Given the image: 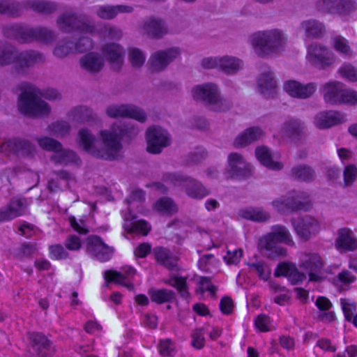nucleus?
<instances>
[{
  "mask_svg": "<svg viewBox=\"0 0 357 357\" xmlns=\"http://www.w3.org/2000/svg\"><path fill=\"white\" fill-rule=\"evenodd\" d=\"M139 133V128L130 122L113 123L109 129L100 132L104 148L98 149L95 145L96 137L91 131L84 128L79 130V144L83 150L94 158L109 161L118 158L123 149L122 142L130 144Z\"/></svg>",
  "mask_w": 357,
  "mask_h": 357,
  "instance_id": "f257e3e1",
  "label": "nucleus"
},
{
  "mask_svg": "<svg viewBox=\"0 0 357 357\" xmlns=\"http://www.w3.org/2000/svg\"><path fill=\"white\" fill-rule=\"evenodd\" d=\"M43 61V55L33 50L17 54L14 47L8 45L0 50V66H7L14 63V68L17 74L22 73L25 68Z\"/></svg>",
  "mask_w": 357,
  "mask_h": 357,
  "instance_id": "f03ea898",
  "label": "nucleus"
},
{
  "mask_svg": "<svg viewBox=\"0 0 357 357\" xmlns=\"http://www.w3.org/2000/svg\"><path fill=\"white\" fill-rule=\"evenodd\" d=\"M161 180L174 187H182L186 195L193 199L201 200L211 194L201 181L181 173H163Z\"/></svg>",
  "mask_w": 357,
  "mask_h": 357,
  "instance_id": "7ed1b4c3",
  "label": "nucleus"
},
{
  "mask_svg": "<svg viewBox=\"0 0 357 357\" xmlns=\"http://www.w3.org/2000/svg\"><path fill=\"white\" fill-rule=\"evenodd\" d=\"M22 91L18 99V108L21 113L29 116L47 115L50 105L36 94V88L29 83H23Z\"/></svg>",
  "mask_w": 357,
  "mask_h": 357,
  "instance_id": "20e7f679",
  "label": "nucleus"
},
{
  "mask_svg": "<svg viewBox=\"0 0 357 357\" xmlns=\"http://www.w3.org/2000/svg\"><path fill=\"white\" fill-rule=\"evenodd\" d=\"M29 8L41 14H51L56 10L57 5L52 1L40 0H29L21 3L10 0L0 1V14L12 17L20 16Z\"/></svg>",
  "mask_w": 357,
  "mask_h": 357,
  "instance_id": "39448f33",
  "label": "nucleus"
},
{
  "mask_svg": "<svg viewBox=\"0 0 357 357\" xmlns=\"http://www.w3.org/2000/svg\"><path fill=\"white\" fill-rule=\"evenodd\" d=\"M282 34L278 30L259 31L251 36V44L260 57L276 52L282 45Z\"/></svg>",
  "mask_w": 357,
  "mask_h": 357,
  "instance_id": "423d86ee",
  "label": "nucleus"
},
{
  "mask_svg": "<svg viewBox=\"0 0 357 357\" xmlns=\"http://www.w3.org/2000/svg\"><path fill=\"white\" fill-rule=\"evenodd\" d=\"M273 206L281 214H289L294 211H308L312 208L309 195L305 192H294L292 195L282 197L273 201Z\"/></svg>",
  "mask_w": 357,
  "mask_h": 357,
  "instance_id": "0eeeda50",
  "label": "nucleus"
},
{
  "mask_svg": "<svg viewBox=\"0 0 357 357\" xmlns=\"http://www.w3.org/2000/svg\"><path fill=\"white\" fill-rule=\"evenodd\" d=\"M28 350L26 357H54L56 349L53 342L43 333H27Z\"/></svg>",
  "mask_w": 357,
  "mask_h": 357,
  "instance_id": "6e6552de",
  "label": "nucleus"
},
{
  "mask_svg": "<svg viewBox=\"0 0 357 357\" xmlns=\"http://www.w3.org/2000/svg\"><path fill=\"white\" fill-rule=\"evenodd\" d=\"M316 8L323 13L347 16L357 10V3L354 0H318Z\"/></svg>",
  "mask_w": 357,
  "mask_h": 357,
  "instance_id": "1a4fd4ad",
  "label": "nucleus"
},
{
  "mask_svg": "<svg viewBox=\"0 0 357 357\" xmlns=\"http://www.w3.org/2000/svg\"><path fill=\"white\" fill-rule=\"evenodd\" d=\"M114 250L113 247L105 243L102 238L98 235H91L86 239V252L100 262L110 260Z\"/></svg>",
  "mask_w": 357,
  "mask_h": 357,
  "instance_id": "9d476101",
  "label": "nucleus"
},
{
  "mask_svg": "<svg viewBox=\"0 0 357 357\" xmlns=\"http://www.w3.org/2000/svg\"><path fill=\"white\" fill-rule=\"evenodd\" d=\"M227 162L229 166L227 172L231 178L247 180L252 176V166L241 154L236 152L229 153Z\"/></svg>",
  "mask_w": 357,
  "mask_h": 357,
  "instance_id": "9b49d317",
  "label": "nucleus"
},
{
  "mask_svg": "<svg viewBox=\"0 0 357 357\" xmlns=\"http://www.w3.org/2000/svg\"><path fill=\"white\" fill-rule=\"evenodd\" d=\"M307 51L310 62L319 70H326L335 62L334 53L325 46L312 44L308 47Z\"/></svg>",
  "mask_w": 357,
  "mask_h": 357,
  "instance_id": "f8f14e48",
  "label": "nucleus"
},
{
  "mask_svg": "<svg viewBox=\"0 0 357 357\" xmlns=\"http://www.w3.org/2000/svg\"><path fill=\"white\" fill-rule=\"evenodd\" d=\"M146 151L152 154L160 153L171 144L168 132L160 126H153L146 132Z\"/></svg>",
  "mask_w": 357,
  "mask_h": 357,
  "instance_id": "ddd939ff",
  "label": "nucleus"
},
{
  "mask_svg": "<svg viewBox=\"0 0 357 357\" xmlns=\"http://www.w3.org/2000/svg\"><path fill=\"white\" fill-rule=\"evenodd\" d=\"M56 22L59 29L63 33H92L94 30L93 26L83 21L75 14H62L58 17Z\"/></svg>",
  "mask_w": 357,
  "mask_h": 357,
  "instance_id": "4468645a",
  "label": "nucleus"
},
{
  "mask_svg": "<svg viewBox=\"0 0 357 357\" xmlns=\"http://www.w3.org/2000/svg\"><path fill=\"white\" fill-rule=\"evenodd\" d=\"M122 270V272L114 270L105 271L103 274L105 280V285L108 286L109 283L113 282L132 291L135 289L132 280L136 274V270L131 266H126Z\"/></svg>",
  "mask_w": 357,
  "mask_h": 357,
  "instance_id": "2eb2a0df",
  "label": "nucleus"
},
{
  "mask_svg": "<svg viewBox=\"0 0 357 357\" xmlns=\"http://www.w3.org/2000/svg\"><path fill=\"white\" fill-rule=\"evenodd\" d=\"M324 266V261L317 253H309L305 255V259L302 261L300 267L308 273L309 281L321 282L324 280L321 271Z\"/></svg>",
  "mask_w": 357,
  "mask_h": 357,
  "instance_id": "dca6fc26",
  "label": "nucleus"
},
{
  "mask_svg": "<svg viewBox=\"0 0 357 357\" xmlns=\"http://www.w3.org/2000/svg\"><path fill=\"white\" fill-rule=\"evenodd\" d=\"M106 114L111 118L126 117L133 119L141 123L146 120V113L132 105H111L107 108Z\"/></svg>",
  "mask_w": 357,
  "mask_h": 357,
  "instance_id": "f3484780",
  "label": "nucleus"
},
{
  "mask_svg": "<svg viewBox=\"0 0 357 357\" xmlns=\"http://www.w3.org/2000/svg\"><path fill=\"white\" fill-rule=\"evenodd\" d=\"M178 48H169L167 50L158 51L150 57L148 65L151 73L160 72L180 55Z\"/></svg>",
  "mask_w": 357,
  "mask_h": 357,
  "instance_id": "a211bd4d",
  "label": "nucleus"
},
{
  "mask_svg": "<svg viewBox=\"0 0 357 357\" xmlns=\"http://www.w3.org/2000/svg\"><path fill=\"white\" fill-rule=\"evenodd\" d=\"M34 29L26 24H13L4 26L3 33L6 38L15 39L20 43H28L34 41Z\"/></svg>",
  "mask_w": 357,
  "mask_h": 357,
  "instance_id": "6ab92c4d",
  "label": "nucleus"
},
{
  "mask_svg": "<svg viewBox=\"0 0 357 357\" xmlns=\"http://www.w3.org/2000/svg\"><path fill=\"white\" fill-rule=\"evenodd\" d=\"M291 221L296 233L304 241L315 236L320 229L318 221L311 216H305L298 220L292 219Z\"/></svg>",
  "mask_w": 357,
  "mask_h": 357,
  "instance_id": "aec40b11",
  "label": "nucleus"
},
{
  "mask_svg": "<svg viewBox=\"0 0 357 357\" xmlns=\"http://www.w3.org/2000/svg\"><path fill=\"white\" fill-rule=\"evenodd\" d=\"M157 264L170 271H179L178 258L172 251L163 246H156L152 250Z\"/></svg>",
  "mask_w": 357,
  "mask_h": 357,
  "instance_id": "412c9836",
  "label": "nucleus"
},
{
  "mask_svg": "<svg viewBox=\"0 0 357 357\" xmlns=\"http://www.w3.org/2000/svg\"><path fill=\"white\" fill-rule=\"evenodd\" d=\"M283 133L296 144H302L306 138V126L300 119H291L284 123Z\"/></svg>",
  "mask_w": 357,
  "mask_h": 357,
  "instance_id": "4be33fe9",
  "label": "nucleus"
},
{
  "mask_svg": "<svg viewBox=\"0 0 357 357\" xmlns=\"http://www.w3.org/2000/svg\"><path fill=\"white\" fill-rule=\"evenodd\" d=\"M317 84L310 82L306 84L290 79L284 83L283 89L290 96L299 99L310 98L317 90Z\"/></svg>",
  "mask_w": 357,
  "mask_h": 357,
  "instance_id": "5701e85b",
  "label": "nucleus"
},
{
  "mask_svg": "<svg viewBox=\"0 0 357 357\" xmlns=\"http://www.w3.org/2000/svg\"><path fill=\"white\" fill-rule=\"evenodd\" d=\"M268 238L266 234L259 239L258 249L260 252L270 259L285 257L287 255V249L275 241H268Z\"/></svg>",
  "mask_w": 357,
  "mask_h": 357,
  "instance_id": "b1692460",
  "label": "nucleus"
},
{
  "mask_svg": "<svg viewBox=\"0 0 357 357\" xmlns=\"http://www.w3.org/2000/svg\"><path fill=\"white\" fill-rule=\"evenodd\" d=\"M346 115L339 111L328 110L318 113L314 123L319 129H328L346 122Z\"/></svg>",
  "mask_w": 357,
  "mask_h": 357,
  "instance_id": "393cba45",
  "label": "nucleus"
},
{
  "mask_svg": "<svg viewBox=\"0 0 357 357\" xmlns=\"http://www.w3.org/2000/svg\"><path fill=\"white\" fill-rule=\"evenodd\" d=\"M192 96L195 100H201L206 105L211 106L216 102L217 97L220 93L217 85L206 83L196 86L192 90Z\"/></svg>",
  "mask_w": 357,
  "mask_h": 357,
  "instance_id": "a878e982",
  "label": "nucleus"
},
{
  "mask_svg": "<svg viewBox=\"0 0 357 357\" xmlns=\"http://www.w3.org/2000/svg\"><path fill=\"white\" fill-rule=\"evenodd\" d=\"M102 52L105 59L112 65V68L116 71L119 70L123 61L124 50L123 47L114 43H107L103 46Z\"/></svg>",
  "mask_w": 357,
  "mask_h": 357,
  "instance_id": "bb28decb",
  "label": "nucleus"
},
{
  "mask_svg": "<svg viewBox=\"0 0 357 357\" xmlns=\"http://www.w3.org/2000/svg\"><path fill=\"white\" fill-rule=\"evenodd\" d=\"M4 146L13 154L18 156H32L35 152V146L28 140L14 138L8 140Z\"/></svg>",
  "mask_w": 357,
  "mask_h": 357,
  "instance_id": "cd10ccee",
  "label": "nucleus"
},
{
  "mask_svg": "<svg viewBox=\"0 0 357 357\" xmlns=\"http://www.w3.org/2000/svg\"><path fill=\"white\" fill-rule=\"evenodd\" d=\"M263 135L264 132L259 127H250L236 136L233 145L237 149L246 147L259 140Z\"/></svg>",
  "mask_w": 357,
  "mask_h": 357,
  "instance_id": "c85d7f7f",
  "label": "nucleus"
},
{
  "mask_svg": "<svg viewBox=\"0 0 357 357\" xmlns=\"http://www.w3.org/2000/svg\"><path fill=\"white\" fill-rule=\"evenodd\" d=\"M343 84L339 82H328L323 86L325 102L331 105H341L340 96L343 92Z\"/></svg>",
  "mask_w": 357,
  "mask_h": 357,
  "instance_id": "c756f323",
  "label": "nucleus"
},
{
  "mask_svg": "<svg viewBox=\"0 0 357 357\" xmlns=\"http://www.w3.org/2000/svg\"><path fill=\"white\" fill-rule=\"evenodd\" d=\"M335 246L339 250L354 251L357 250V238L353 231L348 228H341L337 231Z\"/></svg>",
  "mask_w": 357,
  "mask_h": 357,
  "instance_id": "7c9ffc66",
  "label": "nucleus"
},
{
  "mask_svg": "<svg viewBox=\"0 0 357 357\" xmlns=\"http://www.w3.org/2000/svg\"><path fill=\"white\" fill-rule=\"evenodd\" d=\"M143 28L148 37L153 39L161 38L167 33L164 20L159 18H149L144 22Z\"/></svg>",
  "mask_w": 357,
  "mask_h": 357,
  "instance_id": "2f4dec72",
  "label": "nucleus"
},
{
  "mask_svg": "<svg viewBox=\"0 0 357 357\" xmlns=\"http://www.w3.org/2000/svg\"><path fill=\"white\" fill-rule=\"evenodd\" d=\"M301 27L305 31V35L309 38L320 39L326 33L324 22L316 19H310L301 22Z\"/></svg>",
  "mask_w": 357,
  "mask_h": 357,
  "instance_id": "473e14b6",
  "label": "nucleus"
},
{
  "mask_svg": "<svg viewBox=\"0 0 357 357\" xmlns=\"http://www.w3.org/2000/svg\"><path fill=\"white\" fill-rule=\"evenodd\" d=\"M255 156L262 165L269 169L279 171L283 168L282 162L273 160V155L270 149L265 146H260L256 148Z\"/></svg>",
  "mask_w": 357,
  "mask_h": 357,
  "instance_id": "72a5a7b5",
  "label": "nucleus"
},
{
  "mask_svg": "<svg viewBox=\"0 0 357 357\" xmlns=\"http://www.w3.org/2000/svg\"><path fill=\"white\" fill-rule=\"evenodd\" d=\"M148 295L149 296L151 301L158 305L172 303L177 301L176 293L169 289L150 288L148 290Z\"/></svg>",
  "mask_w": 357,
  "mask_h": 357,
  "instance_id": "f704fd0d",
  "label": "nucleus"
},
{
  "mask_svg": "<svg viewBox=\"0 0 357 357\" xmlns=\"http://www.w3.org/2000/svg\"><path fill=\"white\" fill-rule=\"evenodd\" d=\"M165 283L176 289L181 298L188 301L191 298L187 278L178 274H170L169 279L165 281Z\"/></svg>",
  "mask_w": 357,
  "mask_h": 357,
  "instance_id": "c9c22d12",
  "label": "nucleus"
},
{
  "mask_svg": "<svg viewBox=\"0 0 357 357\" xmlns=\"http://www.w3.org/2000/svg\"><path fill=\"white\" fill-rule=\"evenodd\" d=\"M268 241H275L280 245H294V242L288 229L282 225L272 226L271 231L268 233Z\"/></svg>",
  "mask_w": 357,
  "mask_h": 357,
  "instance_id": "e433bc0d",
  "label": "nucleus"
},
{
  "mask_svg": "<svg viewBox=\"0 0 357 357\" xmlns=\"http://www.w3.org/2000/svg\"><path fill=\"white\" fill-rule=\"evenodd\" d=\"M133 11L132 6L126 5L102 6L96 11L97 15L104 20L114 19L119 13H130Z\"/></svg>",
  "mask_w": 357,
  "mask_h": 357,
  "instance_id": "4c0bfd02",
  "label": "nucleus"
},
{
  "mask_svg": "<svg viewBox=\"0 0 357 357\" xmlns=\"http://www.w3.org/2000/svg\"><path fill=\"white\" fill-rule=\"evenodd\" d=\"M291 174L295 180L305 183H311L317 177L314 168L305 164H300L292 167Z\"/></svg>",
  "mask_w": 357,
  "mask_h": 357,
  "instance_id": "58836bf2",
  "label": "nucleus"
},
{
  "mask_svg": "<svg viewBox=\"0 0 357 357\" xmlns=\"http://www.w3.org/2000/svg\"><path fill=\"white\" fill-rule=\"evenodd\" d=\"M81 66L87 71L94 73L99 72L104 66L101 56L96 52H89L80 59Z\"/></svg>",
  "mask_w": 357,
  "mask_h": 357,
  "instance_id": "ea45409f",
  "label": "nucleus"
},
{
  "mask_svg": "<svg viewBox=\"0 0 357 357\" xmlns=\"http://www.w3.org/2000/svg\"><path fill=\"white\" fill-rule=\"evenodd\" d=\"M79 160V158L75 151L63 149V147L51 157V160L55 165H67L70 163H76Z\"/></svg>",
  "mask_w": 357,
  "mask_h": 357,
  "instance_id": "a19ab883",
  "label": "nucleus"
},
{
  "mask_svg": "<svg viewBox=\"0 0 357 357\" xmlns=\"http://www.w3.org/2000/svg\"><path fill=\"white\" fill-rule=\"evenodd\" d=\"M238 214L243 219L257 222H266L271 218L269 213L266 211L254 208L241 209L239 211Z\"/></svg>",
  "mask_w": 357,
  "mask_h": 357,
  "instance_id": "79ce46f5",
  "label": "nucleus"
},
{
  "mask_svg": "<svg viewBox=\"0 0 357 357\" xmlns=\"http://www.w3.org/2000/svg\"><path fill=\"white\" fill-rule=\"evenodd\" d=\"M38 250L37 243L24 242L15 249L13 257L15 259L23 261L25 259L31 258L32 255Z\"/></svg>",
  "mask_w": 357,
  "mask_h": 357,
  "instance_id": "37998d69",
  "label": "nucleus"
},
{
  "mask_svg": "<svg viewBox=\"0 0 357 357\" xmlns=\"http://www.w3.org/2000/svg\"><path fill=\"white\" fill-rule=\"evenodd\" d=\"M242 61L235 57L225 56L219 58V68L226 74H234L241 68Z\"/></svg>",
  "mask_w": 357,
  "mask_h": 357,
  "instance_id": "c03bdc74",
  "label": "nucleus"
},
{
  "mask_svg": "<svg viewBox=\"0 0 357 357\" xmlns=\"http://www.w3.org/2000/svg\"><path fill=\"white\" fill-rule=\"evenodd\" d=\"M258 86L261 93L266 95L274 91L276 82L271 73H264L258 79Z\"/></svg>",
  "mask_w": 357,
  "mask_h": 357,
  "instance_id": "a18cd8bd",
  "label": "nucleus"
},
{
  "mask_svg": "<svg viewBox=\"0 0 357 357\" xmlns=\"http://www.w3.org/2000/svg\"><path fill=\"white\" fill-rule=\"evenodd\" d=\"M245 264L251 271H254L260 280L267 281L271 276V269L268 264L264 261H257L255 262H247Z\"/></svg>",
  "mask_w": 357,
  "mask_h": 357,
  "instance_id": "49530a36",
  "label": "nucleus"
},
{
  "mask_svg": "<svg viewBox=\"0 0 357 357\" xmlns=\"http://www.w3.org/2000/svg\"><path fill=\"white\" fill-rule=\"evenodd\" d=\"M73 118L79 122H91L96 119V116L90 108L86 106H78L73 111Z\"/></svg>",
  "mask_w": 357,
  "mask_h": 357,
  "instance_id": "de8ad7c7",
  "label": "nucleus"
},
{
  "mask_svg": "<svg viewBox=\"0 0 357 357\" xmlns=\"http://www.w3.org/2000/svg\"><path fill=\"white\" fill-rule=\"evenodd\" d=\"M159 354L162 357H171L176 351V344L170 338L161 339L158 344Z\"/></svg>",
  "mask_w": 357,
  "mask_h": 357,
  "instance_id": "09e8293b",
  "label": "nucleus"
},
{
  "mask_svg": "<svg viewBox=\"0 0 357 357\" xmlns=\"http://www.w3.org/2000/svg\"><path fill=\"white\" fill-rule=\"evenodd\" d=\"M38 145L44 150L53 151L54 153L62 148L61 142L49 137H43L37 139Z\"/></svg>",
  "mask_w": 357,
  "mask_h": 357,
  "instance_id": "8fccbe9b",
  "label": "nucleus"
},
{
  "mask_svg": "<svg viewBox=\"0 0 357 357\" xmlns=\"http://www.w3.org/2000/svg\"><path fill=\"white\" fill-rule=\"evenodd\" d=\"M206 156L207 152L206 149L202 147H197L195 151L186 155L185 162L187 165H196L201 162Z\"/></svg>",
  "mask_w": 357,
  "mask_h": 357,
  "instance_id": "3c124183",
  "label": "nucleus"
},
{
  "mask_svg": "<svg viewBox=\"0 0 357 357\" xmlns=\"http://www.w3.org/2000/svg\"><path fill=\"white\" fill-rule=\"evenodd\" d=\"M198 286L196 292L202 294L208 291L211 296H215L218 291V287L211 283V278L208 277L201 276L198 281Z\"/></svg>",
  "mask_w": 357,
  "mask_h": 357,
  "instance_id": "603ef678",
  "label": "nucleus"
},
{
  "mask_svg": "<svg viewBox=\"0 0 357 357\" xmlns=\"http://www.w3.org/2000/svg\"><path fill=\"white\" fill-rule=\"evenodd\" d=\"M34 40L50 43L55 40L56 36L54 31L45 28H35L34 29Z\"/></svg>",
  "mask_w": 357,
  "mask_h": 357,
  "instance_id": "864d4df0",
  "label": "nucleus"
},
{
  "mask_svg": "<svg viewBox=\"0 0 357 357\" xmlns=\"http://www.w3.org/2000/svg\"><path fill=\"white\" fill-rule=\"evenodd\" d=\"M333 48L343 56H351L352 54V51L347 40L341 36L334 38Z\"/></svg>",
  "mask_w": 357,
  "mask_h": 357,
  "instance_id": "5fc2aeb1",
  "label": "nucleus"
},
{
  "mask_svg": "<svg viewBox=\"0 0 357 357\" xmlns=\"http://www.w3.org/2000/svg\"><path fill=\"white\" fill-rule=\"evenodd\" d=\"M49 257L53 260H64L69 257V253L61 244H53L49 246Z\"/></svg>",
  "mask_w": 357,
  "mask_h": 357,
  "instance_id": "6e6d98bb",
  "label": "nucleus"
},
{
  "mask_svg": "<svg viewBox=\"0 0 357 357\" xmlns=\"http://www.w3.org/2000/svg\"><path fill=\"white\" fill-rule=\"evenodd\" d=\"M54 54L59 58H63L69 54L75 53L73 42L65 40L63 43L58 44L53 51Z\"/></svg>",
  "mask_w": 357,
  "mask_h": 357,
  "instance_id": "4d7b16f0",
  "label": "nucleus"
},
{
  "mask_svg": "<svg viewBox=\"0 0 357 357\" xmlns=\"http://www.w3.org/2000/svg\"><path fill=\"white\" fill-rule=\"evenodd\" d=\"M204 329L203 328H195L191 334V345L196 349H202L205 346Z\"/></svg>",
  "mask_w": 357,
  "mask_h": 357,
  "instance_id": "13d9d810",
  "label": "nucleus"
},
{
  "mask_svg": "<svg viewBox=\"0 0 357 357\" xmlns=\"http://www.w3.org/2000/svg\"><path fill=\"white\" fill-rule=\"evenodd\" d=\"M338 72L342 77L349 81H357V69L350 63H344L342 64Z\"/></svg>",
  "mask_w": 357,
  "mask_h": 357,
  "instance_id": "bf43d9fd",
  "label": "nucleus"
},
{
  "mask_svg": "<svg viewBox=\"0 0 357 357\" xmlns=\"http://www.w3.org/2000/svg\"><path fill=\"white\" fill-rule=\"evenodd\" d=\"M145 56L138 48H131L129 50V61L135 68L141 67L145 61Z\"/></svg>",
  "mask_w": 357,
  "mask_h": 357,
  "instance_id": "052dcab7",
  "label": "nucleus"
},
{
  "mask_svg": "<svg viewBox=\"0 0 357 357\" xmlns=\"http://www.w3.org/2000/svg\"><path fill=\"white\" fill-rule=\"evenodd\" d=\"M73 47L74 52L84 53L93 48V41L89 37H80L76 43L73 42Z\"/></svg>",
  "mask_w": 357,
  "mask_h": 357,
  "instance_id": "680f3d73",
  "label": "nucleus"
},
{
  "mask_svg": "<svg viewBox=\"0 0 357 357\" xmlns=\"http://www.w3.org/2000/svg\"><path fill=\"white\" fill-rule=\"evenodd\" d=\"M212 110L216 112H226L233 107L231 100L220 97V93L217 97L216 102L212 104Z\"/></svg>",
  "mask_w": 357,
  "mask_h": 357,
  "instance_id": "e2e57ef3",
  "label": "nucleus"
},
{
  "mask_svg": "<svg viewBox=\"0 0 357 357\" xmlns=\"http://www.w3.org/2000/svg\"><path fill=\"white\" fill-rule=\"evenodd\" d=\"M356 278L348 270H343L339 273L338 275L333 278V283L335 285L344 284L348 285L355 282Z\"/></svg>",
  "mask_w": 357,
  "mask_h": 357,
  "instance_id": "0e129e2a",
  "label": "nucleus"
},
{
  "mask_svg": "<svg viewBox=\"0 0 357 357\" xmlns=\"http://www.w3.org/2000/svg\"><path fill=\"white\" fill-rule=\"evenodd\" d=\"M344 182L346 186L353 185L357 178V167L355 165L351 164L345 166L344 172Z\"/></svg>",
  "mask_w": 357,
  "mask_h": 357,
  "instance_id": "69168bd1",
  "label": "nucleus"
},
{
  "mask_svg": "<svg viewBox=\"0 0 357 357\" xmlns=\"http://www.w3.org/2000/svg\"><path fill=\"white\" fill-rule=\"evenodd\" d=\"M8 207L13 214L16 215V218L25 213L26 206L23 200L20 198H13L8 204Z\"/></svg>",
  "mask_w": 357,
  "mask_h": 357,
  "instance_id": "338daca9",
  "label": "nucleus"
},
{
  "mask_svg": "<svg viewBox=\"0 0 357 357\" xmlns=\"http://www.w3.org/2000/svg\"><path fill=\"white\" fill-rule=\"evenodd\" d=\"M243 255L242 249H236L234 251L227 250V255L223 257L225 262L228 265H237Z\"/></svg>",
  "mask_w": 357,
  "mask_h": 357,
  "instance_id": "774afa93",
  "label": "nucleus"
}]
</instances>
